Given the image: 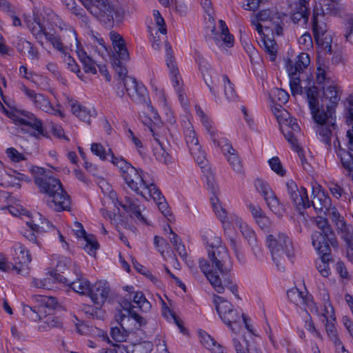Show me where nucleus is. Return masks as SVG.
Segmentation results:
<instances>
[{"instance_id":"f257e3e1","label":"nucleus","mask_w":353,"mask_h":353,"mask_svg":"<svg viewBox=\"0 0 353 353\" xmlns=\"http://www.w3.org/2000/svg\"><path fill=\"white\" fill-rule=\"evenodd\" d=\"M309 108L312 117L315 123L314 130L318 139L330 148L332 143L340 159L343 168L350 175L353 174V95L347 98L346 108L347 123L351 127L346 134V145L349 152L341 148L340 143L335 136L336 125V116L331 108L328 107L327 112L320 110L319 108L316 93L314 90L308 92Z\"/></svg>"},{"instance_id":"f03ea898","label":"nucleus","mask_w":353,"mask_h":353,"mask_svg":"<svg viewBox=\"0 0 353 353\" xmlns=\"http://www.w3.org/2000/svg\"><path fill=\"white\" fill-rule=\"evenodd\" d=\"M202 241L211 265L205 259L201 260V271L216 292L223 293L228 288L234 296L238 297V286L229 274L232 261L221 237L212 230H206L202 233Z\"/></svg>"},{"instance_id":"7ed1b4c3","label":"nucleus","mask_w":353,"mask_h":353,"mask_svg":"<svg viewBox=\"0 0 353 353\" xmlns=\"http://www.w3.org/2000/svg\"><path fill=\"white\" fill-rule=\"evenodd\" d=\"M287 18L284 14L264 10L251 19L252 24L255 26L260 36V45L272 61H275L279 48L275 41L270 37L269 34H281Z\"/></svg>"},{"instance_id":"20e7f679","label":"nucleus","mask_w":353,"mask_h":353,"mask_svg":"<svg viewBox=\"0 0 353 353\" xmlns=\"http://www.w3.org/2000/svg\"><path fill=\"white\" fill-rule=\"evenodd\" d=\"M99 187L103 194V205L104 208L101 210L102 214L112 218V216H128L135 222L141 224H148L145 216L142 214L143 208L137 200L125 197L118 199L112 186L105 181L99 182Z\"/></svg>"},{"instance_id":"39448f33","label":"nucleus","mask_w":353,"mask_h":353,"mask_svg":"<svg viewBox=\"0 0 353 353\" xmlns=\"http://www.w3.org/2000/svg\"><path fill=\"white\" fill-rule=\"evenodd\" d=\"M312 194L313 196L312 204L314 209L330 217L335 222L342 237L347 243V256L353 263V228L346 225L343 216L338 212L336 208L332 205L330 198L316 182L312 183Z\"/></svg>"},{"instance_id":"423d86ee","label":"nucleus","mask_w":353,"mask_h":353,"mask_svg":"<svg viewBox=\"0 0 353 353\" xmlns=\"http://www.w3.org/2000/svg\"><path fill=\"white\" fill-rule=\"evenodd\" d=\"M113 159V165L119 170L122 178L131 190L147 201L151 197L159 198V189L152 183L148 182L147 174L142 170L133 167L123 158Z\"/></svg>"},{"instance_id":"0eeeda50","label":"nucleus","mask_w":353,"mask_h":353,"mask_svg":"<svg viewBox=\"0 0 353 353\" xmlns=\"http://www.w3.org/2000/svg\"><path fill=\"white\" fill-rule=\"evenodd\" d=\"M340 9L339 0H320L314 7L312 28L314 38L318 46L325 52L332 50V37L327 30L325 15L337 14Z\"/></svg>"},{"instance_id":"6e6552de","label":"nucleus","mask_w":353,"mask_h":353,"mask_svg":"<svg viewBox=\"0 0 353 353\" xmlns=\"http://www.w3.org/2000/svg\"><path fill=\"white\" fill-rule=\"evenodd\" d=\"M148 115L142 118V121L148 126L154 137L156 145L153 150L154 155L156 159L161 163L166 165L172 163L174 158L169 150V145L161 140L163 136L166 134L167 130L154 108L152 105H148Z\"/></svg>"},{"instance_id":"1a4fd4ad","label":"nucleus","mask_w":353,"mask_h":353,"mask_svg":"<svg viewBox=\"0 0 353 353\" xmlns=\"http://www.w3.org/2000/svg\"><path fill=\"white\" fill-rule=\"evenodd\" d=\"M213 302L220 319L232 332H241L243 325L251 334H255L252 320L247 314L238 313L232 305L221 296H214Z\"/></svg>"},{"instance_id":"9d476101","label":"nucleus","mask_w":353,"mask_h":353,"mask_svg":"<svg viewBox=\"0 0 353 353\" xmlns=\"http://www.w3.org/2000/svg\"><path fill=\"white\" fill-rule=\"evenodd\" d=\"M212 195L210 196V203L217 217L223 224L225 232H228L231 226L238 228L243 236L251 246L256 245V235L254 231L243 220L234 214H228L225 210L220 203L218 192L219 188L212 187Z\"/></svg>"},{"instance_id":"9b49d317","label":"nucleus","mask_w":353,"mask_h":353,"mask_svg":"<svg viewBox=\"0 0 353 353\" xmlns=\"http://www.w3.org/2000/svg\"><path fill=\"white\" fill-rule=\"evenodd\" d=\"M46 18L43 17L42 21L39 17L34 15L32 20L26 19V23L37 39L44 37L54 48L61 51L63 50V46L59 38L55 34L52 26L54 25L60 29H63V22L54 12L50 10L46 12Z\"/></svg>"},{"instance_id":"f8f14e48","label":"nucleus","mask_w":353,"mask_h":353,"mask_svg":"<svg viewBox=\"0 0 353 353\" xmlns=\"http://www.w3.org/2000/svg\"><path fill=\"white\" fill-rule=\"evenodd\" d=\"M195 110L202 124L210 134L214 146L221 149L235 172H241L243 169L241 161L228 140L217 132L214 123L199 107L196 106Z\"/></svg>"},{"instance_id":"ddd939ff","label":"nucleus","mask_w":353,"mask_h":353,"mask_svg":"<svg viewBox=\"0 0 353 353\" xmlns=\"http://www.w3.org/2000/svg\"><path fill=\"white\" fill-rule=\"evenodd\" d=\"M9 212L14 216L21 217L26 223V229L21 231L22 234L28 241L40 245L41 243L37 238V234L42 232L39 223L45 224L48 230L54 229V226L38 212L30 213L20 204L10 205Z\"/></svg>"},{"instance_id":"4468645a","label":"nucleus","mask_w":353,"mask_h":353,"mask_svg":"<svg viewBox=\"0 0 353 353\" xmlns=\"http://www.w3.org/2000/svg\"><path fill=\"white\" fill-rule=\"evenodd\" d=\"M287 296L288 299L296 305L304 306L306 314L303 319L304 327L314 337L320 338L321 332L312 320V314H319L318 307L312 295L294 288L288 291Z\"/></svg>"},{"instance_id":"2eb2a0df","label":"nucleus","mask_w":353,"mask_h":353,"mask_svg":"<svg viewBox=\"0 0 353 353\" xmlns=\"http://www.w3.org/2000/svg\"><path fill=\"white\" fill-rule=\"evenodd\" d=\"M115 70L120 78L119 84L115 88L118 96L121 97L126 92L134 100L141 102L148 101V90L142 82L133 77L128 76L126 68L121 65H116Z\"/></svg>"},{"instance_id":"dca6fc26","label":"nucleus","mask_w":353,"mask_h":353,"mask_svg":"<svg viewBox=\"0 0 353 353\" xmlns=\"http://www.w3.org/2000/svg\"><path fill=\"white\" fill-rule=\"evenodd\" d=\"M322 299L323 301V306L320 310L318 308L319 314H315L324 323L325 330L327 336L336 347V351L343 352L345 351L341 340L339 338L338 330L336 328V318L335 310L330 303L328 293L326 290L323 292Z\"/></svg>"},{"instance_id":"f3484780","label":"nucleus","mask_w":353,"mask_h":353,"mask_svg":"<svg viewBox=\"0 0 353 353\" xmlns=\"http://www.w3.org/2000/svg\"><path fill=\"white\" fill-rule=\"evenodd\" d=\"M310 63V57L305 52L300 53L296 58L295 61L287 60L285 68L290 77V87L293 96L304 94L305 88H307L311 84V81L306 82L302 81L297 76L301 71L305 69Z\"/></svg>"},{"instance_id":"a211bd4d","label":"nucleus","mask_w":353,"mask_h":353,"mask_svg":"<svg viewBox=\"0 0 353 353\" xmlns=\"http://www.w3.org/2000/svg\"><path fill=\"white\" fill-rule=\"evenodd\" d=\"M202 6L205 13L206 27L211 32L212 37L216 44L219 47L223 48L232 47L234 39L232 35L230 34L225 23L222 20H219L218 27L216 28L214 25L211 1L210 0H203L202 1Z\"/></svg>"},{"instance_id":"6ab92c4d","label":"nucleus","mask_w":353,"mask_h":353,"mask_svg":"<svg viewBox=\"0 0 353 353\" xmlns=\"http://www.w3.org/2000/svg\"><path fill=\"white\" fill-rule=\"evenodd\" d=\"M0 108L15 125L21 128V131L32 133L34 136L43 134L41 122L32 113L10 106L6 108L2 104L0 105Z\"/></svg>"},{"instance_id":"aec40b11","label":"nucleus","mask_w":353,"mask_h":353,"mask_svg":"<svg viewBox=\"0 0 353 353\" xmlns=\"http://www.w3.org/2000/svg\"><path fill=\"white\" fill-rule=\"evenodd\" d=\"M199 65L206 85L214 96L216 94L218 86L221 84L224 89L225 98L230 101L235 99L236 93L233 85L227 77L222 76L219 77L204 61L199 62Z\"/></svg>"},{"instance_id":"412c9836","label":"nucleus","mask_w":353,"mask_h":353,"mask_svg":"<svg viewBox=\"0 0 353 353\" xmlns=\"http://www.w3.org/2000/svg\"><path fill=\"white\" fill-rule=\"evenodd\" d=\"M52 182L41 192L46 194V203L49 208L55 211L68 210L70 199L57 179H50Z\"/></svg>"},{"instance_id":"4be33fe9","label":"nucleus","mask_w":353,"mask_h":353,"mask_svg":"<svg viewBox=\"0 0 353 353\" xmlns=\"http://www.w3.org/2000/svg\"><path fill=\"white\" fill-rule=\"evenodd\" d=\"M283 122L281 132L286 140L291 144L292 149L297 152L303 168L309 171L311 168L309 159L306 155V151L302 148L299 142V139L301 137L299 123L290 120Z\"/></svg>"},{"instance_id":"5701e85b","label":"nucleus","mask_w":353,"mask_h":353,"mask_svg":"<svg viewBox=\"0 0 353 353\" xmlns=\"http://www.w3.org/2000/svg\"><path fill=\"white\" fill-rule=\"evenodd\" d=\"M96 18L103 22H109L114 19L120 20L123 13L121 9L114 10L107 0H79Z\"/></svg>"},{"instance_id":"b1692460","label":"nucleus","mask_w":353,"mask_h":353,"mask_svg":"<svg viewBox=\"0 0 353 353\" xmlns=\"http://www.w3.org/2000/svg\"><path fill=\"white\" fill-rule=\"evenodd\" d=\"M267 245L271 252L272 259L279 270L283 268L279 263V259L292 256V244L290 239L285 234H271L267 237Z\"/></svg>"},{"instance_id":"393cba45","label":"nucleus","mask_w":353,"mask_h":353,"mask_svg":"<svg viewBox=\"0 0 353 353\" xmlns=\"http://www.w3.org/2000/svg\"><path fill=\"white\" fill-rule=\"evenodd\" d=\"M269 97L272 103V111L276 118L281 129L284 121L290 120L297 122L296 119L292 117L290 113L282 107V105L287 103L289 99V94L285 90L277 88H273L270 90Z\"/></svg>"},{"instance_id":"a878e982","label":"nucleus","mask_w":353,"mask_h":353,"mask_svg":"<svg viewBox=\"0 0 353 353\" xmlns=\"http://www.w3.org/2000/svg\"><path fill=\"white\" fill-rule=\"evenodd\" d=\"M70 260L64 256H59L54 255L51 258V267L48 270L46 278H34L32 281V286L38 289L50 290L53 288V283L58 282L59 281L55 280L49 274L50 272H54V273L59 274L65 269L66 267L70 264Z\"/></svg>"},{"instance_id":"bb28decb","label":"nucleus","mask_w":353,"mask_h":353,"mask_svg":"<svg viewBox=\"0 0 353 353\" xmlns=\"http://www.w3.org/2000/svg\"><path fill=\"white\" fill-rule=\"evenodd\" d=\"M120 306L121 310L116 318L123 329L133 330L145 323L144 319L133 310L129 301L123 299L120 303Z\"/></svg>"},{"instance_id":"cd10ccee","label":"nucleus","mask_w":353,"mask_h":353,"mask_svg":"<svg viewBox=\"0 0 353 353\" xmlns=\"http://www.w3.org/2000/svg\"><path fill=\"white\" fill-rule=\"evenodd\" d=\"M99 337L101 338L103 345H105L106 352L105 353H130V352L138 351L135 350H128L123 344H120L126 340L128 332L125 329H123L119 325V327H114L111 329V336L112 339L116 342L113 343L110 341L106 334L102 331H99Z\"/></svg>"},{"instance_id":"c85d7f7f","label":"nucleus","mask_w":353,"mask_h":353,"mask_svg":"<svg viewBox=\"0 0 353 353\" xmlns=\"http://www.w3.org/2000/svg\"><path fill=\"white\" fill-rule=\"evenodd\" d=\"M11 256L10 270L19 274H26L32 261L30 251L21 243H15L11 249Z\"/></svg>"},{"instance_id":"c756f323","label":"nucleus","mask_w":353,"mask_h":353,"mask_svg":"<svg viewBox=\"0 0 353 353\" xmlns=\"http://www.w3.org/2000/svg\"><path fill=\"white\" fill-rule=\"evenodd\" d=\"M329 82L330 83L322 86L323 94L324 98L328 100L332 103V105L327 106V109H328V107L331 108V109L334 112V114L335 115L332 105H335L339 101L341 93V89L336 79L331 81H330ZM311 90H314L316 91L319 110H323L325 112H327V110H326L325 111L322 107L321 108L319 105V92L317 90V88L314 85L311 86L310 85L309 86H307V88H305L304 94H306L307 103H309L308 92Z\"/></svg>"},{"instance_id":"7c9ffc66","label":"nucleus","mask_w":353,"mask_h":353,"mask_svg":"<svg viewBox=\"0 0 353 353\" xmlns=\"http://www.w3.org/2000/svg\"><path fill=\"white\" fill-rule=\"evenodd\" d=\"M254 185L256 190L263 196L268 208L277 216H281L283 208L268 183L263 179H257Z\"/></svg>"},{"instance_id":"2f4dec72","label":"nucleus","mask_w":353,"mask_h":353,"mask_svg":"<svg viewBox=\"0 0 353 353\" xmlns=\"http://www.w3.org/2000/svg\"><path fill=\"white\" fill-rule=\"evenodd\" d=\"M182 125L184 130L185 140L191 154L198 164L203 163L205 159V153L199 144L192 123L188 120V121H183Z\"/></svg>"},{"instance_id":"473e14b6","label":"nucleus","mask_w":353,"mask_h":353,"mask_svg":"<svg viewBox=\"0 0 353 353\" xmlns=\"http://www.w3.org/2000/svg\"><path fill=\"white\" fill-rule=\"evenodd\" d=\"M321 236L315 234L313 236V247L320 256V259L316 262V268L319 272L324 277H327L330 274V269L328 265L330 258V249L326 243V237L323 239L322 244L319 241Z\"/></svg>"},{"instance_id":"72a5a7b5","label":"nucleus","mask_w":353,"mask_h":353,"mask_svg":"<svg viewBox=\"0 0 353 353\" xmlns=\"http://www.w3.org/2000/svg\"><path fill=\"white\" fill-rule=\"evenodd\" d=\"M72 231L74 236L81 242L83 250L91 256H95L99 245L92 234H87L82 224L78 221L74 223Z\"/></svg>"},{"instance_id":"f704fd0d","label":"nucleus","mask_w":353,"mask_h":353,"mask_svg":"<svg viewBox=\"0 0 353 353\" xmlns=\"http://www.w3.org/2000/svg\"><path fill=\"white\" fill-rule=\"evenodd\" d=\"M77 274V279L72 282H69L68 280L60 274L50 272L49 274L54 279L59 281V283L63 284L64 286L70 287L75 292L81 295L89 296L92 290L90 283L84 277L79 275L77 270L75 269Z\"/></svg>"},{"instance_id":"c9c22d12","label":"nucleus","mask_w":353,"mask_h":353,"mask_svg":"<svg viewBox=\"0 0 353 353\" xmlns=\"http://www.w3.org/2000/svg\"><path fill=\"white\" fill-rule=\"evenodd\" d=\"M21 91L24 93L26 97L38 108L40 110L52 114L57 115L60 117H63V113L60 108L56 109L52 106L50 101L41 94H37L34 91L30 90L25 85L21 88Z\"/></svg>"},{"instance_id":"e433bc0d","label":"nucleus","mask_w":353,"mask_h":353,"mask_svg":"<svg viewBox=\"0 0 353 353\" xmlns=\"http://www.w3.org/2000/svg\"><path fill=\"white\" fill-rule=\"evenodd\" d=\"M30 178L17 170L0 168V185L19 188L23 182H30Z\"/></svg>"},{"instance_id":"4c0bfd02","label":"nucleus","mask_w":353,"mask_h":353,"mask_svg":"<svg viewBox=\"0 0 353 353\" xmlns=\"http://www.w3.org/2000/svg\"><path fill=\"white\" fill-rule=\"evenodd\" d=\"M166 58L165 61L169 70L170 78L173 87L178 93L179 99L182 105H183L184 97L181 93L183 81L176 67L175 61L171 54V48L168 44H165Z\"/></svg>"},{"instance_id":"58836bf2","label":"nucleus","mask_w":353,"mask_h":353,"mask_svg":"<svg viewBox=\"0 0 353 353\" xmlns=\"http://www.w3.org/2000/svg\"><path fill=\"white\" fill-rule=\"evenodd\" d=\"M151 85L152 89L153 100L162 109L165 122L169 124L174 123L175 117L168 105L163 90L156 83H152Z\"/></svg>"},{"instance_id":"ea45409f","label":"nucleus","mask_w":353,"mask_h":353,"mask_svg":"<svg viewBox=\"0 0 353 353\" xmlns=\"http://www.w3.org/2000/svg\"><path fill=\"white\" fill-rule=\"evenodd\" d=\"M69 33L75 40L76 52L79 59L83 65L85 72L95 74L97 70L94 61L87 54V52L81 47V43L77 39V33L72 29H70Z\"/></svg>"},{"instance_id":"a19ab883","label":"nucleus","mask_w":353,"mask_h":353,"mask_svg":"<svg viewBox=\"0 0 353 353\" xmlns=\"http://www.w3.org/2000/svg\"><path fill=\"white\" fill-rule=\"evenodd\" d=\"M286 188L288 194L296 206H307L308 196L307 190L304 187H298L292 180L286 182Z\"/></svg>"},{"instance_id":"79ce46f5","label":"nucleus","mask_w":353,"mask_h":353,"mask_svg":"<svg viewBox=\"0 0 353 353\" xmlns=\"http://www.w3.org/2000/svg\"><path fill=\"white\" fill-rule=\"evenodd\" d=\"M109 287L105 282L99 281L92 285L89 297L97 306H101L107 300Z\"/></svg>"},{"instance_id":"37998d69","label":"nucleus","mask_w":353,"mask_h":353,"mask_svg":"<svg viewBox=\"0 0 353 353\" xmlns=\"http://www.w3.org/2000/svg\"><path fill=\"white\" fill-rule=\"evenodd\" d=\"M109 37L118 59L124 61L129 60L130 54L125 40L121 35L114 31H112L110 32Z\"/></svg>"},{"instance_id":"c03bdc74","label":"nucleus","mask_w":353,"mask_h":353,"mask_svg":"<svg viewBox=\"0 0 353 353\" xmlns=\"http://www.w3.org/2000/svg\"><path fill=\"white\" fill-rule=\"evenodd\" d=\"M316 223L318 230L312 234V243H313V236L315 234H319L321 236L319 237V241L321 242V244L323 242V239L326 237V243L327 244L328 248L330 249V244L332 243L333 233L330 229L327 219L323 217L321 215H319L316 218Z\"/></svg>"},{"instance_id":"a18cd8bd","label":"nucleus","mask_w":353,"mask_h":353,"mask_svg":"<svg viewBox=\"0 0 353 353\" xmlns=\"http://www.w3.org/2000/svg\"><path fill=\"white\" fill-rule=\"evenodd\" d=\"M319 52L317 56V63H316V71L315 75V82L318 85H321V86L330 83L329 81H333L336 79L335 77H332L329 72L328 68L327 65L321 62L320 54H326L327 52H324L321 50V48L319 46ZM331 51L329 52L330 53Z\"/></svg>"},{"instance_id":"49530a36","label":"nucleus","mask_w":353,"mask_h":353,"mask_svg":"<svg viewBox=\"0 0 353 353\" xmlns=\"http://www.w3.org/2000/svg\"><path fill=\"white\" fill-rule=\"evenodd\" d=\"M310 0H299L294 3L291 19L295 23L305 24L308 19V4Z\"/></svg>"},{"instance_id":"de8ad7c7","label":"nucleus","mask_w":353,"mask_h":353,"mask_svg":"<svg viewBox=\"0 0 353 353\" xmlns=\"http://www.w3.org/2000/svg\"><path fill=\"white\" fill-rule=\"evenodd\" d=\"M72 112L80 120L89 123L94 117L95 111L92 107L81 105L79 103L71 101L70 102Z\"/></svg>"},{"instance_id":"09e8293b","label":"nucleus","mask_w":353,"mask_h":353,"mask_svg":"<svg viewBox=\"0 0 353 353\" xmlns=\"http://www.w3.org/2000/svg\"><path fill=\"white\" fill-rule=\"evenodd\" d=\"M247 208L259 227L265 229L270 225V219L265 214L260 205L249 203L247 204Z\"/></svg>"},{"instance_id":"8fccbe9b","label":"nucleus","mask_w":353,"mask_h":353,"mask_svg":"<svg viewBox=\"0 0 353 353\" xmlns=\"http://www.w3.org/2000/svg\"><path fill=\"white\" fill-rule=\"evenodd\" d=\"M198 336L201 343L209 351L213 353H223L224 348L216 344L214 339L205 331L199 330Z\"/></svg>"},{"instance_id":"3c124183","label":"nucleus","mask_w":353,"mask_h":353,"mask_svg":"<svg viewBox=\"0 0 353 353\" xmlns=\"http://www.w3.org/2000/svg\"><path fill=\"white\" fill-rule=\"evenodd\" d=\"M90 150L92 154L97 156L101 160L108 161L112 164L113 159L123 158L121 156H115L110 148L106 150L100 143H92Z\"/></svg>"},{"instance_id":"603ef678","label":"nucleus","mask_w":353,"mask_h":353,"mask_svg":"<svg viewBox=\"0 0 353 353\" xmlns=\"http://www.w3.org/2000/svg\"><path fill=\"white\" fill-rule=\"evenodd\" d=\"M29 170L34 176L35 183L40 189V191L46 188V186L52 182L50 181V179H52V177H48L45 181L43 179V177L46 176V171L43 168L38 166H31Z\"/></svg>"},{"instance_id":"864d4df0","label":"nucleus","mask_w":353,"mask_h":353,"mask_svg":"<svg viewBox=\"0 0 353 353\" xmlns=\"http://www.w3.org/2000/svg\"><path fill=\"white\" fill-rule=\"evenodd\" d=\"M32 301L37 304V307H39L42 313L47 312L44 309H52L57 304L56 299L52 296L35 295L32 297Z\"/></svg>"},{"instance_id":"5fc2aeb1","label":"nucleus","mask_w":353,"mask_h":353,"mask_svg":"<svg viewBox=\"0 0 353 353\" xmlns=\"http://www.w3.org/2000/svg\"><path fill=\"white\" fill-rule=\"evenodd\" d=\"M165 233L168 234V237L170 240L173 243L176 252L179 253V256L185 259L187 256V252L184 245H183L178 236L174 233L170 226L166 227L164 229Z\"/></svg>"},{"instance_id":"6e6d98bb","label":"nucleus","mask_w":353,"mask_h":353,"mask_svg":"<svg viewBox=\"0 0 353 353\" xmlns=\"http://www.w3.org/2000/svg\"><path fill=\"white\" fill-rule=\"evenodd\" d=\"M153 18L154 26H148V31L151 35H153L154 32L155 34H157V32H159L162 34H165L167 33V29L165 26V21L159 11L154 10L153 12Z\"/></svg>"},{"instance_id":"4d7b16f0","label":"nucleus","mask_w":353,"mask_h":353,"mask_svg":"<svg viewBox=\"0 0 353 353\" xmlns=\"http://www.w3.org/2000/svg\"><path fill=\"white\" fill-rule=\"evenodd\" d=\"M17 48L21 52H27L28 58L31 60L34 61L38 59V52L32 46L29 41L25 39L20 40L19 43L17 46Z\"/></svg>"},{"instance_id":"13d9d810","label":"nucleus","mask_w":353,"mask_h":353,"mask_svg":"<svg viewBox=\"0 0 353 353\" xmlns=\"http://www.w3.org/2000/svg\"><path fill=\"white\" fill-rule=\"evenodd\" d=\"M233 341L234 346L237 353H246L257 350L254 343H248L242 337H239V339L234 338Z\"/></svg>"},{"instance_id":"bf43d9fd","label":"nucleus","mask_w":353,"mask_h":353,"mask_svg":"<svg viewBox=\"0 0 353 353\" xmlns=\"http://www.w3.org/2000/svg\"><path fill=\"white\" fill-rule=\"evenodd\" d=\"M150 200H153L155 203H157L159 210L161 211L162 214L170 221L174 219V216L167 203L165 201L164 198L161 196V192H159V195L158 199H154L151 197Z\"/></svg>"},{"instance_id":"052dcab7","label":"nucleus","mask_w":353,"mask_h":353,"mask_svg":"<svg viewBox=\"0 0 353 353\" xmlns=\"http://www.w3.org/2000/svg\"><path fill=\"white\" fill-rule=\"evenodd\" d=\"M162 312L163 316L170 322H174L178 327L180 332L183 333V334H186V330L182 325V323L180 319H179L176 315L173 313V312L165 304H163V306L162 307Z\"/></svg>"},{"instance_id":"680f3d73","label":"nucleus","mask_w":353,"mask_h":353,"mask_svg":"<svg viewBox=\"0 0 353 353\" xmlns=\"http://www.w3.org/2000/svg\"><path fill=\"white\" fill-rule=\"evenodd\" d=\"M272 171L280 176H283L286 174V170L283 166L281 160L277 157H273L268 161Z\"/></svg>"},{"instance_id":"e2e57ef3","label":"nucleus","mask_w":353,"mask_h":353,"mask_svg":"<svg viewBox=\"0 0 353 353\" xmlns=\"http://www.w3.org/2000/svg\"><path fill=\"white\" fill-rule=\"evenodd\" d=\"M23 314L32 321H36L41 318L42 312L37 305L33 307L28 305H23Z\"/></svg>"},{"instance_id":"0e129e2a","label":"nucleus","mask_w":353,"mask_h":353,"mask_svg":"<svg viewBox=\"0 0 353 353\" xmlns=\"http://www.w3.org/2000/svg\"><path fill=\"white\" fill-rule=\"evenodd\" d=\"M133 301L140 310L143 312H147L150 309V303L141 292H137L134 294Z\"/></svg>"},{"instance_id":"69168bd1","label":"nucleus","mask_w":353,"mask_h":353,"mask_svg":"<svg viewBox=\"0 0 353 353\" xmlns=\"http://www.w3.org/2000/svg\"><path fill=\"white\" fill-rule=\"evenodd\" d=\"M93 45L95 48V52L98 53L101 57L105 58L108 55V50L101 38H94Z\"/></svg>"},{"instance_id":"338daca9","label":"nucleus","mask_w":353,"mask_h":353,"mask_svg":"<svg viewBox=\"0 0 353 353\" xmlns=\"http://www.w3.org/2000/svg\"><path fill=\"white\" fill-rule=\"evenodd\" d=\"M6 154L8 159L12 162H19L26 159V154L19 152L14 148H8L6 150Z\"/></svg>"},{"instance_id":"774afa93","label":"nucleus","mask_w":353,"mask_h":353,"mask_svg":"<svg viewBox=\"0 0 353 353\" xmlns=\"http://www.w3.org/2000/svg\"><path fill=\"white\" fill-rule=\"evenodd\" d=\"M344 37L347 41L353 43V16L350 17L345 22Z\"/></svg>"}]
</instances>
